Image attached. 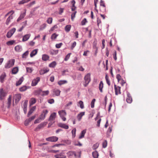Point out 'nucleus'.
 Masks as SVG:
<instances>
[{
	"label": "nucleus",
	"instance_id": "obj_1",
	"mask_svg": "<svg viewBox=\"0 0 158 158\" xmlns=\"http://www.w3.org/2000/svg\"><path fill=\"white\" fill-rule=\"evenodd\" d=\"M90 73H88L84 77L85 81L83 85L85 87H86L91 81Z\"/></svg>",
	"mask_w": 158,
	"mask_h": 158
},
{
	"label": "nucleus",
	"instance_id": "obj_2",
	"mask_svg": "<svg viewBox=\"0 0 158 158\" xmlns=\"http://www.w3.org/2000/svg\"><path fill=\"white\" fill-rule=\"evenodd\" d=\"M21 98V95L20 94H15L13 98V106L16 105L19 101Z\"/></svg>",
	"mask_w": 158,
	"mask_h": 158
},
{
	"label": "nucleus",
	"instance_id": "obj_3",
	"mask_svg": "<svg viewBox=\"0 0 158 158\" xmlns=\"http://www.w3.org/2000/svg\"><path fill=\"white\" fill-rule=\"evenodd\" d=\"M58 113L60 117L61 118L62 120L64 121H65L66 120V118L65 117V116H66L67 114L65 110H61L59 111Z\"/></svg>",
	"mask_w": 158,
	"mask_h": 158
},
{
	"label": "nucleus",
	"instance_id": "obj_4",
	"mask_svg": "<svg viewBox=\"0 0 158 158\" xmlns=\"http://www.w3.org/2000/svg\"><path fill=\"white\" fill-rule=\"evenodd\" d=\"M58 138L55 136H53L47 138L46 139V140L48 141L51 142H55L58 140Z\"/></svg>",
	"mask_w": 158,
	"mask_h": 158
},
{
	"label": "nucleus",
	"instance_id": "obj_5",
	"mask_svg": "<svg viewBox=\"0 0 158 158\" xmlns=\"http://www.w3.org/2000/svg\"><path fill=\"white\" fill-rule=\"evenodd\" d=\"M47 124V123L46 122H44L43 123H41L40 124H39L37 127L35 128V131H37L38 130V129H40L45 126Z\"/></svg>",
	"mask_w": 158,
	"mask_h": 158
},
{
	"label": "nucleus",
	"instance_id": "obj_6",
	"mask_svg": "<svg viewBox=\"0 0 158 158\" xmlns=\"http://www.w3.org/2000/svg\"><path fill=\"white\" fill-rule=\"evenodd\" d=\"M40 77H37L35 79L33 80L31 82V85L32 86H35L38 84V82L40 81Z\"/></svg>",
	"mask_w": 158,
	"mask_h": 158
},
{
	"label": "nucleus",
	"instance_id": "obj_7",
	"mask_svg": "<svg viewBox=\"0 0 158 158\" xmlns=\"http://www.w3.org/2000/svg\"><path fill=\"white\" fill-rule=\"evenodd\" d=\"M114 88L115 91V94L117 95L121 94L120 87L114 85Z\"/></svg>",
	"mask_w": 158,
	"mask_h": 158
},
{
	"label": "nucleus",
	"instance_id": "obj_8",
	"mask_svg": "<svg viewBox=\"0 0 158 158\" xmlns=\"http://www.w3.org/2000/svg\"><path fill=\"white\" fill-rule=\"evenodd\" d=\"M127 102L128 103H131L132 101V99L130 94L128 92H127V97L126 98Z\"/></svg>",
	"mask_w": 158,
	"mask_h": 158
},
{
	"label": "nucleus",
	"instance_id": "obj_9",
	"mask_svg": "<svg viewBox=\"0 0 158 158\" xmlns=\"http://www.w3.org/2000/svg\"><path fill=\"white\" fill-rule=\"evenodd\" d=\"M67 154L69 157H74V158L77 157L75 152L73 151H69Z\"/></svg>",
	"mask_w": 158,
	"mask_h": 158
},
{
	"label": "nucleus",
	"instance_id": "obj_10",
	"mask_svg": "<svg viewBox=\"0 0 158 158\" xmlns=\"http://www.w3.org/2000/svg\"><path fill=\"white\" fill-rule=\"evenodd\" d=\"M6 95V93L4 92L2 88L0 89V99L2 100L3 97H5Z\"/></svg>",
	"mask_w": 158,
	"mask_h": 158
},
{
	"label": "nucleus",
	"instance_id": "obj_11",
	"mask_svg": "<svg viewBox=\"0 0 158 158\" xmlns=\"http://www.w3.org/2000/svg\"><path fill=\"white\" fill-rule=\"evenodd\" d=\"M61 91L59 89H55L53 90V95L56 96H59L60 95Z\"/></svg>",
	"mask_w": 158,
	"mask_h": 158
},
{
	"label": "nucleus",
	"instance_id": "obj_12",
	"mask_svg": "<svg viewBox=\"0 0 158 158\" xmlns=\"http://www.w3.org/2000/svg\"><path fill=\"white\" fill-rule=\"evenodd\" d=\"M56 117V113L54 112L52 113L49 118V121H53L54 120Z\"/></svg>",
	"mask_w": 158,
	"mask_h": 158
},
{
	"label": "nucleus",
	"instance_id": "obj_13",
	"mask_svg": "<svg viewBox=\"0 0 158 158\" xmlns=\"http://www.w3.org/2000/svg\"><path fill=\"white\" fill-rule=\"evenodd\" d=\"M49 71V69L48 68H44L41 69L40 71V75H43L45 73H47Z\"/></svg>",
	"mask_w": 158,
	"mask_h": 158
},
{
	"label": "nucleus",
	"instance_id": "obj_14",
	"mask_svg": "<svg viewBox=\"0 0 158 158\" xmlns=\"http://www.w3.org/2000/svg\"><path fill=\"white\" fill-rule=\"evenodd\" d=\"M55 157L56 158H66V156L64 155V153L63 152L55 155Z\"/></svg>",
	"mask_w": 158,
	"mask_h": 158
},
{
	"label": "nucleus",
	"instance_id": "obj_15",
	"mask_svg": "<svg viewBox=\"0 0 158 158\" xmlns=\"http://www.w3.org/2000/svg\"><path fill=\"white\" fill-rule=\"evenodd\" d=\"M25 11L23 13L21 14L19 17L17 19V21L19 22L26 15V10H24Z\"/></svg>",
	"mask_w": 158,
	"mask_h": 158
},
{
	"label": "nucleus",
	"instance_id": "obj_16",
	"mask_svg": "<svg viewBox=\"0 0 158 158\" xmlns=\"http://www.w3.org/2000/svg\"><path fill=\"white\" fill-rule=\"evenodd\" d=\"M58 126L65 129H68L69 128V126L68 125L62 123H59L58 124Z\"/></svg>",
	"mask_w": 158,
	"mask_h": 158
},
{
	"label": "nucleus",
	"instance_id": "obj_17",
	"mask_svg": "<svg viewBox=\"0 0 158 158\" xmlns=\"http://www.w3.org/2000/svg\"><path fill=\"white\" fill-rule=\"evenodd\" d=\"M85 114V112H81L78 114L77 116L78 120L79 121H80L81 120L82 116L84 115Z\"/></svg>",
	"mask_w": 158,
	"mask_h": 158
},
{
	"label": "nucleus",
	"instance_id": "obj_18",
	"mask_svg": "<svg viewBox=\"0 0 158 158\" xmlns=\"http://www.w3.org/2000/svg\"><path fill=\"white\" fill-rule=\"evenodd\" d=\"M42 92V90L41 89H39L34 91V94L36 95H41Z\"/></svg>",
	"mask_w": 158,
	"mask_h": 158
},
{
	"label": "nucleus",
	"instance_id": "obj_19",
	"mask_svg": "<svg viewBox=\"0 0 158 158\" xmlns=\"http://www.w3.org/2000/svg\"><path fill=\"white\" fill-rule=\"evenodd\" d=\"M31 36V34H26L24 35L23 38V41H27L30 38Z\"/></svg>",
	"mask_w": 158,
	"mask_h": 158
},
{
	"label": "nucleus",
	"instance_id": "obj_20",
	"mask_svg": "<svg viewBox=\"0 0 158 158\" xmlns=\"http://www.w3.org/2000/svg\"><path fill=\"white\" fill-rule=\"evenodd\" d=\"M38 49H35L33 50L30 53V56L31 57H32L35 56L37 53Z\"/></svg>",
	"mask_w": 158,
	"mask_h": 158
},
{
	"label": "nucleus",
	"instance_id": "obj_21",
	"mask_svg": "<svg viewBox=\"0 0 158 158\" xmlns=\"http://www.w3.org/2000/svg\"><path fill=\"white\" fill-rule=\"evenodd\" d=\"M71 3L72 4V6L71 7V10L72 11H74L76 10V7L75 6V1L74 0H73L71 1Z\"/></svg>",
	"mask_w": 158,
	"mask_h": 158
},
{
	"label": "nucleus",
	"instance_id": "obj_22",
	"mask_svg": "<svg viewBox=\"0 0 158 158\" xmlns=\"http://www.w3.org/2000/svg\"><path fill=\"white\" fill-rule=\"evenodd\" d=\"M103 87V84L102 81H101L100 82L99 86V89L101 93L103 92L102 89Z\"/></svg>",
	"mask_w": 158,
	"mask_h": 158
},
{
	"label": "nucleus",
	"instance_id": "obj_23",
	"mask_svg": "<svg viewBox=\"0 0 158 158\" xmlns=\"http://www.w3.org/2000/svg\"><path fill=\"white\" fill-rule=\"evenodd\" d=\"M86 129H85L83 130L81 132V135L79 136V138L80 139H81L84 137L85 135V133H86Z\"/></svg>",
	"mask_w": 158,
	"mask_h": 158
},
{
	"label": "nucleus",
	"instance_id": "obj_24",
	"mask_svg": "<svg viewBox=\"0 0 158 158\" xmlns=\"http://www.w3.org/2000/svg\"><path fill=\"white\" fill-rule=\"evenodd\" d=\"M49 56L46 54H44L42 56V59L44 61H47L49 59Z\"/></svg>",
	"mask_w": 158,
	"mask_h": 158
},
{
	"label": "nucleus",
	"instance_id": "obj_25",
	"mask_svg": "<svg viewBox=\"0 0 158 158\" xmlns=\"http://www.w3.org/2000/svg\"><path fill=\"white\" fill-rule=\"evenodd\" d=\"M6 77V74L4 73H3L0 77V81L2 83L3 82L4 79Z\"/></svg>",
	"mask_w": 158,
	"mask_h": 158
},
{
	"label": "nucleus",
	"instance_id": "obj_26",
	"mask_svg": "<svg viewBox=\"0 0 158 158\" xmlns=\"http://www.w3.org/2000/svg\"><path fill=\"white\" fill-rule=\"evenodd\" d=\"M23 77L20 78L19 80L16 82V86H18L21 85L23 81Z\"/></svg>",
	"mask_w": 158,
	"mask_h": 158
},
{
	"label": "nucleus",
	"instance_id": "obj_27",
	"mask_svg": "<svg viewBox=\"0 0 158 158\" xmlns=\"http://www.w3.org/2000/svg\"><path fill=\"white\" fill-rule=\"evenodd\" d=\"M18 68L17 67L13 68L12 70V73L13 74H16L18 71Z\"/></svg>",
	"mask_w": 158,
	"mask_h": 158
},
{
	"label": "nucleus",
	"instance_id": "obj_28",
	"mask_svg": "<svg viewBox=\"0 0 158 158\" xmlns=\"http://www.w3.org/2000/svg\"><path fill=\"white\" fill-rule=\"evenodd\" d=\"M67 83V81L66 80H60L58 82L59 85H62L66 84Z\"/></svg>",
	"mask_w": 158,
	"mask_h": 158
},
{
	"label": "nucleus",
	"instance_id": "obj_29",
	"mask_svg": "<svg viewBox=\"0 0 158 158\" xmlns=\"http://www.w3.org/2000/svg\"><path fill=\"white\" fill-rule=\"evenodd\" d=\"M27 89V87L25 85H24L20 88L19 89V90L20 92H23L26 90Z\"/></svg>",
	"mask_w": 158,
	"mask_h": 158
},
{
	"label": "nucleus",
	"instance_id": "obj_30",
	"mask_svg": "<svg viewBox=\"0 0 158 158\" xmlns=\"http://www.w3.org/2000/svg\"><path fill=\"white\" fill-rule=\"evenodd\" d=\"M15 50L17 52H20L22 50V47L21 46L17 45L15 48Z\"/></svg>",
	"mask_w": 158,
	"mask_h": 158
},
{
	"label": "nucleus",
	"instance_id": "obj_31",
	"mask_svg": "<svg viewBox=\"0 0 158 158\" xmlns=\"http://www.w3.org/2000/svg\"><path fill=\"white\" fill-rule=\"evenodd\" d=\"M92 155L94 158H98V153L97 151H95L92 152Z\"/></svg>",
	"mask_w": 158,
	"mask_h": 158
},
{
	"label": "nucleus",
	"instance_id": "obj_32",
	"mask_svg": "<svg viewBox=\"0 0 158 158\" xmlns=\"http://www.w3.org/2000/svg\"><path fill=\"white\" fill-rule=\"evenodd\" d=\"M49 93V91L48 90L42 91L41 95L44 96L47 95Z\"/></svg>",
	"mask_w": 158,
	"mask_h": 158
},
{
	"label": "nucleus",
	"instance_id": "obj_33",
	"mask_svg": "<svg viewBox=\"0 0 158 158\" xmlns=\"http://www.w3.org/2000/svg\"><path fill=\"white\" fill-rule=\"evenodd\" d=\"M56 64V62L54 61L49 64V66L51 68H54Z\"/></svg>",
	"mask_w": 158,
	"mask_h": 158
},
{
	"label": "nucleus",
	"instance_id": "obj_34",
	"mask_svg": "<svg viewBox=\"0 0 158 158\" xmlns=\"http://www.w3.org/2000/svg\"><path fill=\"white\" fill-rule=\"evenodd\" d=\"M71 26L70 25H67L65 27V31L67 32H69L71 29Z\"/></svg>",
	"mask_w": 158,
	"mask_h": 158
},
{
	"label": "nucleus",
	"instance_id": "obj_35",
	"mask_svg": "<svg viewBox=\"0 0 158 158\" xmlns=\"http://www.w3.org/2000/svg\"><path fill=\"white\" fill-rule=\"evenodd\" d=\"M105 79L107 84L109 86H110V81L109 80V77L107 75H106Z\"/></svg>",
	"mask_w": 158,
	"mask_h": 158
},
{
	"label": "nucleus",
	"instance_id": "obj_36",
	"mask_svg": "<svg viewBox=\"0 0 158 158\" xmlns=\"http://www.w3.org/2000/svg\"><path fill=\"white\" fill-rule=\"evenodd\" d=\"M36 102V99L35 98H31L30 101V105H32Z\"/></svg>",
	"mask_w": 158,
	"mask_h": 158
},
{
	"label": "nucleus",
	"instance_id": "obj_37",
	"mask_svg": "<svg viewBox=\"0 0 158 158\" xmlns=\"http://www.w3.org/2000/svg\"><path fill=\"white\" fill-rule=\"evenodd\" d=\"M78 105L80 106L81 109H83L84 108V105L83 102L81 101H80L78 102Z\"/></svg>",
	"mask_w": 158,
	"mask_h": 158
},
{
	"label": "nucleus",
	"instance_id": "obj_38",
	"mask_svg": "<svg viewBox=\"0 0 158 158\" xmlns=\"http://www.w3.org/2000/svg\"><path fill=\"white\" fill-rule=\"evenodd\" d=\"M28 103L27 100H25L23 104V110H25L27 108V104Z\"/></svg>",
	"mask_w": 158,
	"mask_h": 158
},
{
	"label": "nucleus",
	"instance_id": "obj_39",
	"mask_svg": "<svg viewBox=\"0 0 158 158\" xmlns=\"http://www.w3.org/2000/svg\"><path fill=\"white\" fill-rule=\"evenodd\" d=\"M30 0H22L19 3V4H23L25 3L28 2Z\"/></svg>",
	"mask_w": 158,
	"mask_h": 158
},
{
	"label": "nucleus",
	"instance_id": "obj_40",
	"mask_svg": "<svg viewBox=\"0 0 158 158\" xmlns=\"http://www.w3.org/2000/svg\"><path fill=\"white\" fill-rule=\"evenodd\" d=\"M77 11H75L71 15V19L72 21H73L75 17V15Z\"/></svg>",
	"mask_w": 158,
	"mask_h": 158
},
{
	"label": "nucleus",
	"instance_id": "obj_41",
	"mask_svg": "<svg viewBox=\"0 0 158 158\" xmlns=\"http://www.w3.org/2000/svg\"><path fill=\"white\" fill-rule=\"evenodd\" d=\"M100 10L102 12L104 13L106 11V6H100Z\"/></svg>",
	"mask_w": 158,
	"mask_h": 158
},
{
	"label": "nucleus",
	"instance_id": "obj_42",
	"mask_svg": "<svg viewBox=\"0 0 158 158\" xmlns=\"http://www.w3.org/2000/svg\"><path fill=\"white\" fill-rule=\"evenodd\" d=\"M52 22V19L51 17H49L48 18L47 20V22L49 24H51Z\"/></svg>",
	"mask_w": 158,
	"mask_h": 158
},
{
	"label": "nucleus",
	"instance_id": "obj_43",
	"mask_svg": "<svg viewBox=\"0 0 158 158\" xmlns=\"http://www.w3.org/2000/svg\"><path fill=\"white\" fill-rule=\"evenodd\" d=\"M46 25H47L45 23L43 24L40 26V30H43L46 27Z\"/></svg>",
	"mask_w": 158,
	"mask_h": 158
},
{
	"label": "nucleus",
	"instance_id": "obj_44",
	"mask_svg": "<svg viewBox=\"0 0 158 158\" xmlns=\"http://www.w3.org/2000/svg\"><path fill=\"white\" fill-rule=\"evenodd\" d=\"M29 52L28 51H27L24 53L22 55V57L23 58H26L27 56L28 55Z\"/></svg>",
	"mask_w": 158,
	"mask_h": 158
},
{
	"label": "nucleus",
	"instance_id": "obj_45",
	"mask_svg": "<svg viewBox=\"0 0 158 158\" xmlns=\"http://www.w3.org/2000/svg\"><path fill=\"white\" fill-rule=\"evenodd\" d=\"M95 99H94L92 100L91 103V106L92 108H93L94 107V102L95 101Z\"/></svg>",
	"mask_w": 158,
	"mask_h": 158
},
{
	"label": "nucleus",
	"instance_id": "obj_46",
	"mask_svg": "<svg viewBox=\"0 0 158 158\" xmlns=\"http://www.w3.org/2000/svg\"><path fill=\"white\" fill-rule=\"evenodd\" d=\"M71 54V53H69L66 56L64 59L65 61H66L69 59Z\"/></svg>",
	"mask_w": 158,
	"mask_h": 158
},
{
	"label": "nucleus",
	"instance_id": "obj_47",
	"mask_svg": "<svg viewBox=\"0 0 158 158\" xmlns=\"http://www.w3.org/2000/svg\"><path fill=\"white\" fill-rule=\"evenodd\" d=\"M58 35H56L55 33L53 34L51 36V39H56L57 37V36Z\"/></svg>",
	"mask_w": 158,
	"mask_h": 158
},
{
	"label": "nucleus",
	"instance_id": "obj_48",
	"mask_svg": "<svg viewBox=\"0 0 158 158\" xmlns=\"http://www.w3.org/2000/svg\"><path fill=\"white\" fill-rule=\"evenodd\" d=\"M99 143H96L94 144L93 146V148L94 149H97L99 146Z\"/></svg>",
	"mask_w": 158,
	"mask_h": 158
},
{
	"label": "nucleus",
	"instance_id": "obj_49",
	"mask_svg": "<svg viewBox=\"0 0 158 158\" xmlns=\"http://www.w3.org/2000/svg\"><path fill=\"white\" fill-rule=\"evenodd\" d=\"M107 141L106 140H105L102 143V147L104 148H106L107 146Z\"/></svg>",
	"mask_w": 158,
	"mask_h": 158
},
{
	"label": "nucleus",
	"instance_id": "obj_50",
	"mask_svg": "<svg viewBox=\"0 0 158 158\" xmlns=\"http://www.w3.org/2000/svg\"><path fill=\"white\" fill-rule=\"evenodd\" d=\"M87 21L86 19H84L81 22V24L82 25H85L86 23L87 22Z\"/></svg>",
	"mask_w": 158,
	"mask_h": 158
},
{
	"label": "nucleus",
	"instance_id": "obj_51",
	"mask_svg": "<svg viewBox=\"0 0 158 158\" xmlns=\"http://www.w3.org/2000/svg\"><path fill=\"white\" fill-rule=\"evenodd\" d=\"M16 30V29L15 28H13L10 30V37L12 36V35H13V34L15 32Z\"/></svg>",
	"mask_w": 158,
	"mask_h": 158
},
{
	"label": "nucleus",
	"instance_id": "obj_52",
	"mask_svg": "<svg viewBox=\"0 0 158 158\" xmlns=\"http://www.w3.org/2000/svg\"><path fill=\"white\" fill-rule=\"evenodd\" d=\"M45 116L44 114H42L39 118L40 120H44L45 118Z\"/></svg>",
	"mask_w": 158,
	"mask_h": 158
},
{
	"label": "nucleus",
	"instance_id": "obj_53",
	"mask_svg": "<svg viewBox=\"0 0 158 158\" xmlns=\"http://www.w3.org/2000/svg\"><path fill=\"white\" fill-rule=\"evenodd\" d=\"M5 67L6 69H8L10 68V60L5 65Z\"/></svg>",
	"mask_w": 158,
	"mask_h": 158
},
{
	"label": "nucleus",
	"instance_id": "obj_54",
	"mask_svg": "<svg viewBox=\"0 0 158 158\" xmlns=\"http://www.w3.org/2000/svg\"><path fill=\"white\" fill-rule=\"evenodd\" d=\"M76 128H74L73 129L72 131V133L73 135V137H75L76 135Z\"/></svg>",
	"mask_w": 158,
	"mask_h": 158
},
{
	"label": "nucleus",
	"instance_id": "obj_55",
	"mask_svg": "<svg viewBox=\"0 0 158 158\" xmlns=\"http://www.w3.org/2000/svg\"><path fill=\"white\" fill-rule=\"evenodd\" d=\"M76 42L75 41L72 44L71 47V49L73 50L76 45Z\"/></svg>",
	"mask_w": 158,
	"mask_h": 158
},
{
	"label": "nucleus",
	"instance_id": "obj_56",
	"mask_svg": "<svg viewBox=\"0 0 158 158\" xmlns=\"http://www.w3.org/2000/svg\"><path fill=\"white\" fill-rule=\"evenodd\" d=\"M116 78L118 82H119L121 80V76L119 74H118L117 75Z\"/></svg>",
	"mask_w": 158,
	"mask_h": 158
},
{
	"label": "nucleus",
	"instance_id": "obj_57",
	"mask_svg": "<svg viewBox=\"0 0 158 158\" xmlns=\"http://www.w3.org/2000/svg\"><path fill=\"white\" fill-rule=\"evenodd\" d=\"M27 72L29 73H31L32 71V70L31 68L27 67L26 68Z\"/></svg>",
	"mask_w": 158,
	"mask_h": 158
},
{
	"label": "nucleus",
	"instance_id": "obj_58",
	"mask_svg": "<svg viewBox=\"0 0 158 158\" xmlns=\"http://www.w3.org/2000/svg\"><path fill=\"white\" fill-rule=\"evenodd\" d=\"M113 58L115 60H117V56H116V51H114V52L113 54Z\"/></svg>",
	"mask_w": 158,
	"mask_h": 158
},
{
	"label": "nucleus",
	"instance_id": "obj_59",
	"mask_svg": "<svg viewBox=\"0 0 158 158\" xmlns=\"http://www.w3.org/2000/svg\"><path fill=\"white\" fill-rule=\"evenodd\" d=\"M30 122V121L29 120V119H26L25 121L24 122V124L25 126H27L29 123Z\"/></svg>",
	"mask_w": 158,
	"mask_h": 158
},
{
	"label": "nucleus",
	"instance_id": "obj_60",
	"mask_svg": "<svg viewBox=\"0 0 158 158\" xmlns=\"http://www.w3.org/2000/svg\"><path fill=\"white\" fill-rule=\"evenodd\" d=\"M58 28V27L56 25H54L50 29V31H54L55 29H57Z\"/></svg>",
	"mask_w": 158,
	"mask_h": 158
},
{
	"label": "nucleus",
	"instance_id": "obj_61",
	"mask_svg": "<svg viewBox=\"0 0 158 158\" xmlns=\"http://www.w3.org/2000/svg\"><path fill=\"white\" fill-rule=\"evenodd\" d=\"M54 100L53 99H51L48 100V102L50 104H52L54 103Z\"/></svg>",
	"mask_w": 158,
	"mask_h": 158
},
{
	"label": "nucleus",
	"instance_id": "obj_62",
	"mask_svg": "<svg viewBox=\"0 0 158 158\" xmlns=\"http://www.w3.org/2000/svg\"><path fill=\"white\" fill-rule=\"evenodd\" d=\"M105 6L104 2L102 0H101L100 2V6Z\"/></svg>",
	"mask_w": 158,
	"mask_h": 158
},
{
	"label": "nucleus",
	"instance_id": "obj_63",
	"mask_svg": "<svg viewBox=\"0 0 158 158\" xmlns=\"http://www.w3.org/2000/svg\"><path fill=\"white\" fill-rule=\"evenodd\" d=\"M101 118H99V119L98 120L97 122V126L98 127H100V122H101Z\"/></svg>",
	"mask_w": 158,
	"mask_h": 158
},
{
	"label": "nucleus",
	"instance_id": "obj_64",
	"mask_svg": "<svg viewBox=\"0 0 158 158\" xmlns=\"http://www.w3.org/2000/svg\"><path fill=\"white\" fill-rule=\"evenodd\" d=\"M62 45V43H61L59 44H56V47L57 48H60Z\"/></svg>",
	"mask_w": 158,
	"mask_h": 158
}]
</instances>
